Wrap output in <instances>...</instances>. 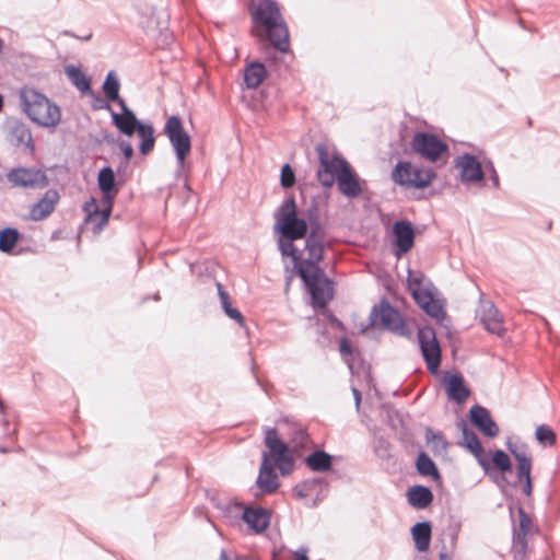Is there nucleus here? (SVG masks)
<instances>
[{
    "instance_id": "nucleus-3",
    "label": "nucleus",
    "mask_w": 560,
    "mask_h": 560,
    "mask_svg": "<svg viewBox=\"0 0 560 560\" xmlns=\"http://www.w3.org/2000/svg\"><path fill=\"white\" fill-rule=\"evenodd\" d=\"M458 427L463 434V441L459 444L470 451L485 472L490 474L494 468L502 474L501 481L506 483L505 474L512 471V462L509 455L502 450H497L492 454V459L489 460L478 435L463 420L458 422Z\"/></svg>"
},
{
    "instance_id": "nucleus-1",
    "label": "nucleus",
    "mask_w": 560,
    "mask_h": 560,
    "mask_svg": "<svg viewBox=\"0 0 560 560\" xmlns=\"http://www.w3.org/2000/svg\"><path fill=\"white\" fill-rule=\"evenodd\" d=\"M252 15L254 22L252 32L259 42H269L281 54L291 51L289 28L276 2L259 1Z\"/></svg>"
},
{
    "instance_id": "nucleus-38",
    "label": "nucleus",
    "mask_w": 560,
    "mask_h": 560,
    "mask_svg": "<svg viewBox=\"0 0 560 560\" xmlns=\"http://www.w3.org/2000/svg\"><path fill=\"white\" fill-rule=\"evenodd\" d=\"M535 435L536 440L545 446H553L557 442L556 433L546 424L538 425Z\"/></svg>"
},
{
    "instance_id": "nucleus-6",
    "label": "nucleus",
    "mask_w": 560,
    "mask_h": 560,
    "mask_svg": "<svg viewBox=\"0 0 560 560\" xmlns=\"http://www.w3.org/2000/svg\"><path fill=\"white\" fill-rule=\"evenodd\" d=\"M424 276L421 272L413 275L408 272L407 285L417 305L429 316L441 320L445 316L443 305L434 295L435 288L428 281L423 283Z\"/></svg>"
},
{
    "instance_id": "nucleus-50",
    "label": "nucleus",
    "mask_w": 560,
    "mask_h": 560,
    "mask_svg": "<svg viewBox=\"0 0 560 560\" xmlns=\"http://www.w3.org/2000/svg\"><path fill=\"white\" fill-rule=\"evenodd\" d=\"M217 287H218V291H219V295H220L221 302L225 301V300H229V294L223 290L222 284L221 283H217Z\"/></svg>"
},
{
    "instance_id": "nucleus-27",
    "label": "nucleus",
    "mask_w": 560,
    "mask_h": 560,
    "mask_svg": "<svg viewBox=\"0 0 560 560\" xmlns=\"http://www.w3.org/2000/svg\"><path fill=\"white\" fill-rule=\"evenodd\" d=\"M431 524L429 522H419L411 528V536L415 547L418 551L424 552L429 549L431 542Z\"/></svg>"
},
{
    "instance_id": "nucleus-20",
    "label": "nucleus",
    "mask_w": 560,
    "mask_h": 560,
    "mask_svg": "<svg viewBox=\"0 0 560 560\" xmlns=\"http://www.w3.org/2000/svg\"><path fill=\"white\" fill-rule=\"evenodd\" d=\"M478 317L488 331L497 335L504 331L502 316L492 302L483 301L480 303Z\"/></svg>"
},
{
    "instance_id": "nucleus-33",
    "label": "nucleus",
    "mask_w": 560,
    "mask_h": 560,
    "mask_svg": "<svg viewBox=\"0 0 560 560\" xmlns=\"http://www.w3.org/2000/svg\"><path fill=\"white\" fill-rule=\"evenodd\" d=\"M416 467L420 475L431 476L434 479H440L439 469H438L436 465L434 464V462L430 458V456L427 453L421 452L418 455L417 462H416Z\"/></svg>"
},
{
    "instance_id": "nucleus-31",
    "label": "nucleus",
    "mask_w": 560,
    "mask_h": 560,
    "mask_svg": "<svg viewBox=\"0 0 560 560\" xmlns=\"http://www.w3.org/2000/svg\"><path fill=\"white\" fill-rule=\"evenodd\" d=\"M306 250L308 257L300 262H310L314 266H318V262L323 259L324 246L323 243L317 240L315 231H312L306 241Z\"/></svg>"
},
{
    "instance_id": "nucleus-13",
    "label": "nucleus",
    "mask_w": 560,
    "mask_h": 560,
    "mask_svg": "<svg viewBox=\"0 0 560 560\" xmlns=\"http://www.w3.org/2000/svg\"><path fill=\"white\" fill-rule=\"evenodd\" d=\"M418 342L428 371L436 373L441 364V347L434 328L431 326L419 328Z\"/></svg>"
},
{
    "instance_id": "nucleus-29",
    "label": "nucleus",
    "mask_w": 560,
    "mask_h": 560,
    "mask_svg": "<svg viewBox=\"0 0 560 560\" xmlns=\"http://www.w3.org/2000/svg\"><path fill=\"white\" fill-rule=\"evenodd\" d=\"M408 501L416 509H425L433 501V493L424 486H413L408 491Z\"/></svg>"
},
{
    "instance_id": "nucleus-16",
    "label": "nucleus",
    "mask_w": 560,
    "mask_h": 560,
    "mask_svg": "<svg viewBox=\"0 0 560 560\" xmlns=\"http://www.w3.org/2000/svg\"><path fill=\"white\" fill-rule=\"evenodd\" d=\"M393 235L395 238L394 255L400 258L415 245V228L408 220L396 221L393 224Z\"/></svg>"
},
{
    "instance_id": "nucleus-26",
    "label": "nucleus",
    "mask_w": 560,
    "mask_h": 560,
    "mask_svg": "<svg viewBox=\"0 0 560 560\" xmlns=\"http://www.w3.org/2000/svg\"><path fill=\"white\" fill-rule=\"evenodd\" d=\"M257 485L266 493H272L279 488L278 477L272 466L268 463L267 455L264 456V462L257 478Z\"/></svg>"
},
{
    "instance_id": "nucleus-11",
    "label": "nucleus",
    "mask_w": 560,
    "mask_h": 560,
    "mask_svg": "<svg viewBox=\"0 0 560 560\" xmlns=\"http://www.w3.org/2000/svg\"><path fill=\"white\" fill-rule=\"evenodd\" d=\"M506 447L516 462V480L513 486L521 485L524 494L529 497L533 491L530 477L533 455L529 452L528 446L524 443L509 442Z\"/></svg>"
},
{
    "instance_id": "nucleus-10",
    "label": "nucleus",
    "mask_w": 560,
    "mask_h": 560,
    "mask_svg": "<svg viewBox=\"0 0 560 560\" xmlns=\"http://www.w3.org/2000/svg\"><path fill=\"white\" fill-rule=\"evenodd\" d=\"M410 148L421 159L432 163L448 155L447 143L442 141L436 135L425 131H418L413 135Z\"/></svg>"
},
{
    "instance_id": "nucleus-36",
    "label": "nucleus",
    "mask_w": 560,
    "mask_h": 560,
    "mask_svg": "<svg viewBox=\"0 0 560 560\" xmlns=\"http://www.w3.org/2000/svg\"><path fill=\"white\" fill-rule=\"evenodd\" d=\"M20 240V233L16 229L5 228L0 231V250L11 253Z\"/></svg>"
},
{
    "instance_id": "nucleus-37",
    "label": "nucleus",
    "mask_w": 560,
    "mask_h": 560,
    "mask_svg": "<svg viewBox=\"0 0 560 560\" xmlns=\"http://www.w3.org/2000/svg\"><path fill=\"white\" fill-rule=\"evenodd\" d=\"M120 84L115 75L109 72L103 84V91L108 101L117 102L120 105V101H124L119 96Z\"/></svg>"
},
{
    "instance_id": "nucleus-14",
    "label": "nucleus",
    "mask_w": 560,
    "mask_h": 560,
    "mask_svg": "<svg viewBox=\"0 0 560 560\" xmlns=\"http://www.w3.org/2000/svg\"><path fill=\"white\" fill-rule=\"evenodd\" d=\"M265 444L281 474L285 475L291 472L293 469V460L289 456V448L287 444L278 436L276 429L267 430Z\"/></svg>"
},
{
    "instance_id": "nucleus-22",
    "label": "nucleus",
    "mask_w": 560,
    "mask_h": 560,
    "mask_svg": "<svg viewBox=\"0 0 560 560\" xmlns=\"http://www.w3.org/2000/svg\"><path fill=\"white\" fill-rule=\"evenodd\" d=\"M119 106L122 113L112 112L113 124L121 133L131 137L142 122L137 119L135 113L129 109L125 101H120Z\"/></svg>"
},
{
    "instance_id": "nucleus-56",
    "label": "nucleus",
    "mask_w": 560,
    "mask_h": 560,
    "mask_svg": "<svg viewBox=\"0 0 560 560\" xmlns=\"http://www.w3.org/2000/svg\"><path fill=\"white\" fill-rule=\"evenodd\" d=\"M221 557L223 560H226V555L224 552H222Z\"/></svg>"
},
{
    "instance_id": "nucleus-54",
    "label": "nucleus",
    "mask_w": 560,
    "mask_h": 560,
    "mask_svg": "<svg viewBox=\"0 0 560 560\" xmlns=\"http://www.w3.org/2000/svg\"><path fill=\"white\" fill-rule=\"evenodd\" d=\"M294 491H295L296 495H299V497H304L303 491H301V490L299 489V487H295Z\"/></svg>"
},
{
    "instance_id": "nucleus-4",
    "label": "nucleus",
    "mask_w": 560,
    "mask_h": 560,
    "mask_svg": "<svg viewBox=\"0 0 560 560\" xmlns=\"http://www.w3.org/2000/svg\"><path fill=\"white\" fill-rule=\"evenodd\" d=\"M319 167L317 178L325 187H331L338 180L340 191L350 196V168L347 162L338 156L330 155L324 145L317 147Z\"/></svg>"
},
{
    "instance_id": "nucleus-5",
    "label": "nucleus",
    "mask_w": 560,
    "mask_h": 560,
    "mask_svg": "<svg viewBox=\"0 0 560 560\" xmlns=\"http://www.w3.org/2000/svg\"><path fill=\"white\" fill-rule=\"evenodd\" d=\"M298 272L312 298L314 308H324L334 298V283L324 271L310 262H299Z\"/></svg>"
},
{
    "instance_id": "nucleus-24",
    "label": "nucleus",
    "mask_w": 560,
    "mask_h": 560,
    "mask_svg": "<svg viewBox=\"0 0 560 560\" xmlns=\"http://www.w3.org/2000/svg\"><path fill=\"white\" fill-rule=\"evenodd\" d=\"M242 518L255 533L266 530L270 521L267 510L262 508H246Z\"/></svg>"
},
{
    "instance_id": "nucleus-49",
    "label": "nucleus",
    "mask_w": 560,
    "mask_h": 560,
    "mask_svg": "<svg viewBox=\"0 0 560 560\" xmlns=\"http://www.w3.org/2000/svg\"><path fill=\"white\" fill-rule=\"evenodd\" d=\"M352 395L354 397L355 407H357V409H359L360 401H361V393L357 388L352 387Z\"/></svg>"
},
{
    "instance_id": "nucleus-21",
    "label": "nucleus",
    "mask_w": 560,
    "mask_h": 560,
    "mask_svg": "<svg viewBox=\"0 0 560 560\" xmlns=\"http://www.w3.org/2000/svg\"><path fill=\"white\" fill-rule=\"evenodd\" d=\"M60 200V194L56 189L47 190L44 196L32 206L30 218L34 221H42L49 217Z\"/></svg>"
},
{
    "instance_id": "nucleus-48",
    "label": "nucleus",
    "mask_w": 560,
    "mask_h": 560,
    "mask_svg": "<svg viewBox=\"0 0 560 560\" xmlns=\"http://www.w3.org/2000/svg\"><path fill=\"white\" fill-rule=\"evenodd\" d=\"M490 166H491V180H492V184H493L494 187H499V183H500L499 175H498L497 171L494 170L493 165L490 164Z\"/></svg>"
},
{
    "instance_id": "nucleus-2",
    "label": "nucleus",
    "mask_w": 560,
    "mask_h": 560,
    "mask_svg": "<svg viewBox=\"0 0 560 560\" xmlns=\"http://www.w3.org/2000/svg\"><path fill=\"white\" fill-rule=\"evenodd\" d=\"M19 96L24 113L37 125L56 127L60 122V108L44 94L32 88H23Z\"/></svg>"
},
{
    "instance_id": "nucleus-39",
    "label": "nucleus",
    "mask_w": 560,
    "mask_h": 560,
    "mask_svg": "<svg viewBox=\"0 0 560 560\" xmlns=\"http://www.w3.org/2000/svg\"><path fill=\"white\" fill-rule=\"evenodd\" d=\"M370 199L363 196V188L358 175L352 171V208L361 202L363 207H368Z\"/></svg>"
},
{
    "instance_id": "nucleus-15",
    "label": "nucleus",
    "mask_w": 560,
    "mask_h": 560,
    "mask_svg": "<svg viewBox=\"0 0 560 560\" xmlns=\"http://www.w3.org/2000/svg\"><path fill=\"white\" fill-rule=\"evenodd\" d=\"M8 180L15 187L42 189L48 186L47 175L38 168L19 167L8 174Z\"/></svg>"
},
{
    "instance_id": "nucleus-53",
    "label": "nucleus",
    "mask_w": 560,
    "mask_h": 560,
    "mask_svg": "<svg viewBox=\"0 0 560 560\" xmlns=\"http://www.w3.org/2000/svg\"><path fill=\"white\" fill-rule=\"evenodd\" d=\"M439 560H451V558L446 553L441 552L440 557H439Z\"/></svg>"
},
{
    "instance_id": "nucleus-25",
    "label": "nucleus",
    "mask_w": 560,
    "mask_h": 560,
    "mask_svg": "<svg viewBox=\"0 0 560 560\" xmlns=\"http://www.w3.org/2000/svg\"><path fill=\"white\" fill-rule=\"evenodd\" d=\"M98 187L103 192L102 203L114 202L118 190L115 188V174L110 167H104L97 176Z\"/></svg>"
},
{
    "instance_id": "nucleus-28",
    "label": "nucleus",
    "mask_w": 560,
    "mask_h": 560,
    "mask_svg": "<svg viewBox=\"0 0 560 560\" xmlns=\"http://www.w3.org/2000/svg\"><path fill=\"white\" fill-rule=\"evenodd\" d=\"M267 70L261 62H250L244 70V81L248 89L258 88L266 79Z\"/></svg>"
},
{
    "instance_id": "nucleus-34",
    "label": "nucleus",
    "mask_w": 560,
    "mask_h": 560,
    "mask_svg": "<svg viewBox=\"0 0 560 560\" xmlns=\"http://www.w3.org/2000/svg\"><path fill=\"white\" fill-rule=\"evenodd\" d=\"M307 466L315 471H325L328 470L331 466L330 456L322 451H316L312 453L306 458Z\"/></svg>"
},
{
    "instance_id": "nucleus-18",
    "label": "nucleus",
    "mask_w": 560,
    "mask_h": 560,
    "mask_svg": "<svg viewBox=\"0 0 560 560\" xmlns=\"http://www.w3.org/2000/svg\"><path fill=\"white\" fill-rule=\"evenodd\" d=\"M113 210V202L103 203V208L100 209L95 198H90L84 205V211L86 212L85 221L93 224L95 233H101L102 230L107 225Z\"/></svg>"
},
{
    "instance_id": "nucleus-55",
    "label": "nucleus",
    "mask_w": 560,
    "mask_h": 560,
    "mask_svg": "<svg viewBox=\"0 0 560 560\" xmlns=\"http://www.w3.org/2000/svg\"><path fill=\"white\" fill-rule=\"evenodd\" d=\"M331 325H332V326H338V327H339V326H340V323H339V322H337V320H332V322H331Z\"/></svg>"
},
{
    "instance_id": "nucleus-8",
    "label": "nucleus",
    "mask_w": 560,
    "mask_h": 560,
    "mask_svg": "<svg viewBox=\"0 0 560 560\" xmlns=\"http://www.w3.org/2000/svg\"><path fill=\"white\" fill-rule=\"evenodd\" d=\"M373 325H380L384 329L406 338L412 332L400 312L390 305L386 299H382L378 305H374L370 314Z\"/></svg>"
},
{
    "instance_id": "nucleus-52",
    "label": "nucleus",
    "mask_w": 560,
    "mask_h": 560,
    "mask_svg": "<svg viewBox=\"0 0 560 560\" xmlns=\"http://www.w3.org/2000/svg\"><path fill=\"white\" fill-rule=\"evenodd\" d=\"M221 303H222V306H223L224 311H225L226 308H229V306H232V305H231V303H230V299H229V300H225V301H222Z\"/></svg>"
},
{
    "instance_id": "nucleus-40",
    "label": "nucleus",
    "mask_w": 560,
    "mask_h": 560,
    "mask_svg": "<svg viewBox=\"0 0 560 560\" xmlns=\"http://www.w3.org/2000/svg\"><path fill=\"white\" fill-rule=\"evenodd\" d=\"M69 77L72 81V83L80 90V91H88L90 90V80L85 77L83 72H81L79 69H70L69 70Z\"/></svg>"
},
{
    "instance_id": "nucleus-57",
    "label": "nucleus",
    "mask_w": 560,
    "mask_h": 560,
    "mask_svg": "<svg viewBox=\"0 0 560 560\" xmlns=\"http://www.w3.org/2000/svg\"><path fill=\"white\" fill-rule=\"evenodd\" d=\"M2 50V40L0 39V51Z\"/></svg>"
},
{
    "instance_id": "nucleus-41",
    "label": "nucleus",
    "mask_w": 560,
    "mask_h": 560,
    "mask_svg": "<svg viewBox=\"0 0 560 560\" xmlns=\"http://www.w3.org/2000/svg\"><path fill=\"white\" fill-rule=\"evenodd\" d=\"M280 183L283 188H291L295 184V174L289 164H284L281 168Z\"/></svg>"
},
{
    "instance_id": "nucleus-7",
    "label": "nucleus",
    "mask_w": 560,
    "mask_h": 560,
    "mask_svg": "<svg viewBox=\"0 0 560 560\" xmlns=\"http://www.w3.org/2000/svg\"><path fill=\"white\" fill-rule=\"evenodd\" d=\"M276 226L289 241L306 236L308 225L304 219L298 217V206L293 197L285 199L280 206L276 217Z\"/></svg>"
},
{
    "instance_id": "nucleus-43",
    "label": "nucleus",
    "mask_w": 560,
    "mask_h": 560,
    "mask_svg": "<svg viewBox=\"0 0 560 560\" xmlns=\"http://www.w3.org/2000/svg\"><path fill=\"white\" fill-rule=\"evenodd\" d=\"M224 312L230 318L236 320L241 326L244 325V317L238 310L229 306Z\"/></svg>"
},
{
    "instance_id": "nucleus-46",
    "label": "nucleus",
    "mask_w": 560,
    "mask_h": 560,
    "mask_svg": "<svg viewBox=\"0 0 560 560\" xmlns=\"http://www.w3.org/2000/svg\"><path fill=\"white\" fill-rule=\"evenodd\" d=\"M340 351L343 355H347L350 353V345L347 338H341L340 340Z\"/></svg>"
},
{
    "instance_id": "nucleus-19",
    "label": "nucleus",
    "mask_w": 560,
    "mask_h": 560,
    "mask_svg": "<svg viewBox=\"0 0 560 560\" xmlns=\"http://www.w3.org/2000/svg\"><path fill=\"white\" fill-rule=\"evenodd\" d=\"M470 422L487 438H495L500 429L487 408L474 405L469 410Z\"/></svg>"
},
{
    "instance_id": "nucleus-30",
    "label": "nucleus",
    "mask_w": 560,
    "mask_h": 560,
    "mask_svg": "<svg viewBox=\"0 0 560 560\" xmlns=\"http://www.w3.org/2000/svg\"><path fill=\"white\" fill-rule=\"evenodd\" d=\"M448 397L457 402H464L469 396V389L464 384V378L460 374L452 375L447 382Z\"/></svg>"
},
{
    "instance_id": "nucleus-32",
    "label": "nucleus",
    "mask_w": 560,
    "mask_h": 560,
    "mask_svg": "<svg viewBox=\"0 0 560 560\" xmlns=\"http://www.w3.org/2000/svg\"><path fill=\"white\" fill-rule=\"evenodd\" d=\"M137 133L141 139V143L139 147L140 153L142 155H148L150 152L153 151L155 144L154 128L152 125L142 122L138 127Z\"/></svg>"
},
{
    "instance_id": "nucleus-42",
    "label": "nucleus",
    "mask_w": 560,
    "mask_h": 560,
    "mask_svg": "<svg viewBox=\"0 0 560 560\" xmlns=\"http://www.w3.org/2000/svg\"><path fill=\"white\" fill-rule=\"evenodd\" d=\"M12 133L20 143L28 145L32 142L31 131L24 125L15 126Z\"/></svg>"
},
{
    "instance_id": "nucleus-51",
    "label": "nucleus",
    "mask_w": 560,
    "mask_h": 560,
    "mask_svg": "<svg viewBox=\"0 0 560 560\" xmlns=\"http://www.w3.org/2000/svg\"><path fill=\"white\" fill-rule=\"evenodd\" d=\"M293 252L294 247L291 243L288 245V247H282V254L284 255H293Z\"/></svg>"
},
{
    "instance_id": "nucleus-12",
    "label": "nucleus",
    "mask_w": 560,
    "mask_h": 560,
    "mask_svg": "<svg viewBox=\"0 0 560 560\" xmlns=\"http://www.w3.org/2000/svg\"><path fill=\"white\" fill-rule=\"evenodd\" d=\"M164 133L175 150L178 164L184 166L185 160L191 151V140L178 116L167 118Z\"/></svg>"
},
{
    "instance_id": "nucleus-44",
    "label": "nucleus",
    "mask_w": 560,
    "mask_h": 560,
    "mask_svg": "<svg viewBox=\"0 0 560 560\" xmlns=\"http://www.w3.org/2000/svg\"><path fill=\"white\" fill-rule=\"evenodd\" d=\"M121 151L126 158V160H130L133 156V149L130 143L121 142L120 144Z\"/></svg>"
},
{
    "instance_id": "nucleus-35",
    "label": "nucleus",
    "mask_w": 560,
    "mask_h": 560,
    "mask_svg": "<svg viewBox=\"0 0 560 560\" xmlns=\"http://www.w3.org/2000/svg\"><path fill=\"white\" fill-rule=\"evenodd\" d=\"M425 439L427 442L431 445V450L434 454H441L446 452L448 443L445 440L442 432H435L431 428H427Z\"/></svg>"
},
{
    "instance_id": "nucleus-9",
    "label": "nucleus",
    "mask_w": 560,
    "mask_h": 560,
    "mask_svg": "<svg viewBox=\"0 0 560 560\" xmlns=\"http://www.w3.org/2000/svg\"><path fill=\"white\" fill-rule=\"evenodd\" d=\"M436 177L430 167H416L410 162L399 161L392 172V178L400 186L424 188Z\"/></svg>"
},
{
    "instance_id": "nucleus-47",
    "label": "nucleus",
    "mask_w": 560,
    "mask_h": 560,
    "mask_svg": "<svg viewBox=\"0 0 560 560\" xmlns=\"http://www.w3.org/2000/svg\"><path fill=\"white\" fill-rule=\"evenodd\" d=\"M261 44V51L262 54L267 57V59H270L269 57V51H270V48H271V45L269 42H259ZM272 48H275L272 46ZM271 60H275V57H271Z\"/></svg>"
},
{
    "instance_id": "nucleus-17",
    "label": "nucleus",
    "mask_w": 560,
    "mask_h": 560,
    "mask_svg": "<svg viewBox=\"0 0 560 560\" xmlns=\"http://www.w3.org/2000/svg\"><path fill=\"white\" fill-rule=\"evenodd\" d=\"M455 166L459 170L463 183L481 182L485 177L481 163L469 153H465L455 159Z\"/></svg>"
},
{
    "instance_id": "nucleus-23",
    "label": "nucleus",
    "mask_w": 560,
    "mask_h": 560,
    "mask_svg": "<svg viewBox=\"0 0 560 560\" xmlns=\"http://www.w3.org/2000/svg\"><path fill=\"white\" fill-rule=\"evenodd\" d=\"M518 517L520 525L518 529L513 533V544L521 552H526L528 545L527 536L537 530V528L532 517L521 506L518 508Z\"/></svg>"
},
{
    "instance_id": "nucleus-45",
    "label": "nucleus",
    "mask_w": 560,
    "mask_h": 560,
    "mask_svg": "<svg viewBox=\"0 0 560 560\" xmlns=\"http://www.w3.org/2000/svg\"><path fill=\"white\" fill-rule=\"evenodd\" d=\"M293 559L294 560H310L307 557V549L301 548L293 552Z\"/></svg>"
}]
</instances>
